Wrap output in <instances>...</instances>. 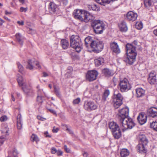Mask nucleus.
<instances>
[{
  "instance_id": "bf43d9fd",
  "label": "nucleus",
  "mask_w": 157,
  "mask_h": 157,
  "mask_svg": "<svg viewBox=\"0 0 157 157\" xmlns=\"http://www.w3.org/2000/svg\"><path fill=\"white\" fill-rule=\"evenodd\" d=\"M63 3L64 5H66L68 3L67 0H62Z\"/></svg>"
},
{
  "instance_id": "603ef678",
  "label": "nucleus",
  "mask_w": 157,
  "mask_h": 157,
  "mask_svg": "<svg viewBox=\"0 0 157 157\" xmlns=\"http://www.w3.org/2000/svg\"><path fill=\"white\" fill-rule=\"evenodd\" d=\"M56 149L54 147H52L51 149V152L52 154H54L57 152Z\"/></svg>"
},
{
  "instance_id": "2f4dec72",
  "label": "nucleus",
  "mask_w": 157,
  "mask_h": 157,
  "mask_svg": "<svg viewBox=\"0 0 157 157\" xmlns=\"http://www.w3.org/2000/svg\"><path fill=\"white\" fill-rule=\"evenodd\" d=\"M139 138L140 141L143 143L142 144L146 145L148 143L147 139L146 138L144 135H142L139 136Z\"/></svg>"
},
{
  "instance_id": "a19ab883",
  "label": "nucleus",
  "mask_w": 157,
  "mask_h": 157,
  "mask_svg": "<svg viewBox=\"0 0 157 157\" xmlns=\"http://www.w3.org/2000/svg\"><path fill=\"white\" fill-rule=\"evenodd\" d=\"M39 92V91H38V95L37 98V101L39 103H41L43 102V98L42 95H40V94Z\"/></svg>"
},
{
  "instance_id": "79ce46f5",
  "label": "nucleus",
  "mask_w": 157,
  "mask_h": 157,
  "mask_svg": "<svg viewBox=\"0 0 157 157\" xmlns=\"http://www.w3.org/2000/svg\"><path fill=\"white\" fill-rule=\"evenodd\" d=\"M31 140L33 142L35 141L36 143L39 141V139L37 136L35 134H33L31 137Z\"/></svg>"
},
{
  "instance_id": "69168bd1",
  "label": "nucleus",
  "mask_w": 157,
  "mask_h": 157,
  "mask_svg": "<svg viewBox=\"0 0 157 157\" xmlns=\"http://www.w3.org/2000/svg\"><path fill=\"white\" fill-rule=\"evenodd\" d=\"M66 127H67V125H66ZM66 130L68 131V132L70 134L72 133V131L70 129L68 128L67 127Z\"/></svg>"
},
{
  "instance_id": "ea45409f",
  "label": "nucleus",
  "mask_w": 157,
  "mask_h": 157,
  "mask_svg": "<svg viewBox=\"0 0 157 157\" xmlns=\"http://www.w3.org/2000/svg\"><path fill=\"white\" fill-rule=\"evenodd\" d=\"M150 126L151 127L153 128L154 130L157 131V120L151 123Z\"/></svg>"
},
{
  "instance_id": "c03bdc74",
  "label": "nucleus",
  "mask_w": 157,
  "mask_h": 157,
  "mask_svg": "<svg viewBox=\"0 0 157 157\" xmlns=\"http://www.w3.org/2000/svg\"><path fill=\"white\" fill-rule=\"evenodd\" d=\"M136 27L138 29H141L143 27V24L141 22H138L136 23Z\"/></svg>"
},
{
  "instance_id": "39448f33",
  "label": "nucleus",
  "mask_w": 157,
  "mask_h": 157,
  "mask_svg": "<svg viewBox=\"0 0 157 157\" xmlns=\"http://www.w3.org/2000/svg\"><path fill=\"white\" fill-rule=\"evenodd\" d=\"M93 51L96 53L101 52L103 48V44L102 41L94 40L91 45Z\"/></svg>"
},
{
  "instance_id": "9d476101",
  "label": "nucleus",
  "mask_w": 157,
  "mask_h": 157,
  "mask_svg": "<svg viewBox=\"0 0 157 157\" xmlns=\"http://www.w3.org/2000/svg\"><path fill=\"white\" fill-rule=\"evenodd\" d=\"M84 10H75L73 13V15L75 17L82 21V19Z\"/></svg>"
},
{
  "instance_id": "8fccbe9b",
  "label": "nucleus",
  "mask_w": 157,
  "mask_h": 157,
  "mask_svg": "<svg viewBox=\"0 0 157 157\" xmlns=\"http://www.w3.org/2000/svg\"><path fill=\"white\" fill-rule=\"evenodd\" d=\"M6 140L5 138L3 136H2L0 138V145H2L4 141Z\"/></svg>"
},
{
  "instance_id": "f8f14e48",
  "label": "nucleus",
  "mask_w": 157,
  "mask_h": 157,
  "mask_svg": "<svg viewBox=\"0 0 157 157\" xmlns=\"http://www.w3.org/2000/svg\"><path fill=\"white\" fill-rule=\"evenodd\" d=\"M28 64L26 68L30 70L33 69V65L35 64L37 67L38 68H40V66L39 64V62L36 61H33L31 60H29L28 62Z\"/></svg>"
},
{
  "instance_id": "a18cd8bd",
  "label": "nucleus",
  "mask_w": 157,
  "mask_h": 157,
  "mask_svg": "<svg viewBox=\"0 0 157 157\" xmlns=\"http://www.w3.org/2000/svg\"><path fill=\"white\" fill-rule=\"evenodd\" d=\"M17 65L18 69V71L19 72L22 73L24 70L23 66L19 63H17Z\"/></svg>"
},
{
  "instance_id": "6e6d98bb",
  "label": "nucleus",
  "mask_w": 157,
  "mask_h": 157,
  "mask_svg": "<svg viewBox=\"0 0 157 157\" xmlns=\"http://www.w3.org/2000/svg\"><path fill=\"white\" fill-rule=\"evenodd\" d=\"M44 134L45 136L46 137H51V136L49 135L48 134V132L47 131L45 132L44 133Z\"/></svg>"
},
{
  "instance_id": "a878e982",
  "label": "nucleus",
  "mask_w": 157,
  "mask_h": 157,
  "mask_svg": "<svg viewBox=\"0 0 157 157\" xmlns=\"http://www.w3.org/2000/svg\"><path fill=\"white\" fill-rule=\"evenodd\" d=\"M120 30L123 32H126L128 29V28L125 22H122L119 25Z\"/></svg>"
},
{
  "instance_id": "473e14b6",
  "label": "nucleus",
  "mask_w": 157,
  "mask_h": 157,
  "mask_svg": "<svg viewBox=\"0 0 157 157\" xmlns=\"http://www.w3.org/2000/svg\"><path fill=\"white\" fill-rule=\"evenodd\" d=\"M88 7L89 10L94 11H98L99 9V8L95 4L89 5Z\"/></svg>"
},
{
  "instance_id": "9b49d317",
  "label": "nucleus",
  "mask_w": 157,
  "mask_h": 157,
  "mask_svg": "<svg viewBox=\"0 0 157 157\" xmlns=\"http://www.w3.org/2000/svg\"><path fill=\"white\" fill-rule=\"evenodd\" d=\"M147 114L150 117L153 118L157 117V108L151 107L147 110Z\"/></svg>"
},
{
  "instance_id": "13d9d810",
  "label": "nucleus",
  "mask_w": 157,
  "mask_h": 157,
  "mask_svg": "<svg viewBox=\"0 0 157 157\" xmlns=\"http://www.w3.org/2000/svg\"><path fill=\"white\" fill-rule=\"evenodd\" d=\"M59 130V129L58 128H55V127H54L52 130V132L54 133H56Z\"/></svg>"
},
{
  "instance_id": "7ed1b4c3",
  "label": "nucleus",
  "mask_w": 157,
  "mask_h": 157,
  "mask_svg": "<svg viewBox=\"0 0 157 157\" xmlns=\"http://www.w3.org/2000/svg\"><path fill=\"white\" fill-rule=\"evenodd\" d=\"M70 46L78 52L82 49V43L78 35H72L70 37Z\"/></svg>"
},
{
  "instance_id": "aec40b11",
  "label": "nucleus",
  "mask_w": 157,
  "mask_h": 157,
  "mask_svg": "<svg viewBox=\"0 0 157 157\" xmlns=\"http://www.w3.org/2000/svg\"><path fill=\"white\" fill-rule=\"evenodd\" d=\"M136 96L138 98L142 97L145 94V91L142 88H137L136 89Z\"/></svg>"
},
{
  "instance_id": "393cba45",
  "label": "nucleus",
  "mask_w": 157,
  "mask_h": 157,
  "mask_svg": "<svg viewBox=\"0 0 157 157\" xmlns=\"http://www.w3.org/2000/svg\"><path fill=\"white\" fill-rule=\"evenodd\" d=\"M112 133L114 137L116 139H119L121 136V132L120 129H117Z\"/></svg>"
},
{
  "instance_id": "4c0bfd02",
  "label": "nucleus",
  "mask_w": 157,
  "mask_h": 157,
  "mask_svg": "<svg viewBox=\"0 0 157 157\" xmlns=\"http://www.w3.org/2000/svg\"><path fill=\"white\" fill-rule=\"evenodd\" d=\"M114 102L113 105L116 109L118 108L122 104V101H113Z\"/></svg>"
},
{
  "instance_id": "7c9ffc66",
  "label": "nucleus",
  "mask_w": 157,
  "mask_h": 157,
  "mask_svg": "<svg viewBox=\"0 0 157 157\" xmlns=\"http://www.w3.org/2000/svg\"><path fill=\"white\" fill-rule=\"evenodd\" d=\"M17 81L19 85L20 86H23L24 85L26 84L25 79H24L21 76H18Z\"/></svg>"
},
{
  "instance_id": "f704fd0d",
  "label": "nucleus",
  "mask_w": 157,
  "mask_h": 157,
  "mask_svg": "<svg viewBox=\"0 0 157 157\" xmlns=\"http://www.w3.org/2000/svg\"><path fill=\"white\" fill-rule=\"evenodd\" d=\"M153 0H144V4L147 8H149L152 5Z\"/></svg>"
},
{
  "instance_id": "5fc2aeb1",
  "label": "nucleus",
  "mask_w": 157,
  "mask_h": 157,
  "mask_svg": "<svg viewBox=\"0 0 157 157\" xmlns=\"http://www.w3.org/2000/svg\"><path fill=\"white\" fill-rule=\"evenodd\" d=\"M64 148L67 152L69 153L70 152V150L67 148L66 145H64Z\"/></svg>"
},
{
  "instance_id": "20e7f679",
  "label": "nucleus",
  "mask_w": 157,
  "mask_h": 157,
  "mask_svg": "<svg viewBox=\"0 0 157 157\" xmlns=\"http://www.w3.org/2000/svg\"><path fill=\"white\" fill-rule=\"evenodd\" d=\"M119 88L121 92H124L130 90L131 86L128 79L124 78L120 81L119 84Z\"/></svg>"
},
{
  "instance_id": "c85d7f7f",
  "label": "nucleus",
  "mask_w": 157,
  "mask_h": 157,
  "mask_svg": "<svg viewBox=\"0 0 157 157\" xmlns=\"http://www.w3.org/2000/svg\"><path fill=\"white\" fill-rule=\"evenodd\" d=\"M21 115L19 114L17 117V127L19 129H20L22 128V124L21 119Z\"/></svg>"
},
{
  "instance_id": "bb28decb",
  "label": "nucleus",
  "mask_w": 157,
  "mask_h": 157,
  "mask_svg": "<svg viewBox=\"0 0 157 157\" xmlns=\"http://www.w3.org/2000/svg\"><path fill=\"white\" fill-rule=\"evenodd\" d=\"M129 151L127 149H122L120 151L121 157H127L129 155Z\"/></svg>"
},
{
  "instance_id": "dca6fc26",
  "label": "nucleus",
  "mask_w": 157,
  "mask_h": 157,
  "mask_svg": "<svg viewBox=\"0 0 157 157\" xmlns=\"http://www.w3.org/2000/svg\"><path fill=\"white\" fill-rule=\"evenodd\" d=\"M156 73L154 72H151L148 78L149 83L151 84H153L156 82Z\"/></svg>"
},
{
  "instance_id": "1a4fd4ad",
  "label": "nucleus",
  "mask_w": 157,
  "mask_h": 157,
  "mask_svg": "<svg viewBox=\"0 0 157 157\" xmlns=\"http://www.w3.org/2000/svg\"><path fill=\"white\" fill-rule=\"evenodd\" d=\"M94 19V17L93 15L87 11L84 10L82 19V21L87 22L93 20Z\"/></svg>"
},
{
  "instance_id": "774afa93",
  "label": "nucleus",
  "mask_w": 157,
  "mask_h": 157,
  "mask_svg": "<svg viewBox=\"0 0 157 157\" xmlns=\"http://www.w3.org/2000/svg\"><path fill=\"white\" fill-rule=\"evenodd\" d=\"M153 33L155 36H157V29L154 30Z\"/></svg>"
},
{
  "instance_id": "09e8293b",
  "label": "nucleus",
  "mask_w": 157,
  "mask_h": 157,
  "mask_svg": "<svg viewBox=\"0 0 157 157\" xmlns=\"http://www.w3.org/2000/svg\"><path fill=\"white\" fill-rule=\"evenodd\" d=\"M80 99L79 98H78L73 100V103L74 104H78L79 102H80Z\"/></svg>"
},
{
  "instance_id": "052dcab7",
  "label": "nucleus",
  "mask_w": 157,
  "mask_h": 157,
  "mask_svg": "<svg viewBox=\"0 0 157 157\" xmlns=\"http://www.w3.org/2000/svg\"><path fill=\"white\" fill-rule=\"evenodd\" d=\"M38 87H39L38 86H37V88L38 89ZM38 91L40 92H40V95H41L43 93L42 90H41L40 89H38V90L37 91V92H38L37 94H38Z\"/></svg>"
},
{
  "instance_id": "ddd939ff",
  "label": "nucleus",
  "mask_w": 157,
  "mask_h": 157,
  "mask_svg": "<svg viewBox=\"0 0 157 157\" xmlns=\"http://www.w3.org/2000/svg\"><path fill=\"white\" fill-rule=\"evenodd\" d=\"M147 118V115L144 113H141L139 114L137 119L140 124L142 125L146 122Z\"/></svg>"
},
{
  "instance_id": "72a5a7b5",
  "label": "nucleus",
  "mask_w": 157,
  "mask_h": 157,
  "mask_svg": "<svg viewBox=\"0 0 157 157\" xmlns=\"http://www.w3.org/2000/svg\"><path fill=\"white\" fill-rule=\"evenodd\" d=\"M94 41L93 40L92 38L90 36L87 37L85 39V44L87 45L90 44V46L92 42Z\"/></svg>"
},
{
  "instance_id": "4d7b16f0",
  "label": "nucleus",
  "mask_w": 157,
  "mask_h": 157,
  "mask_svg": "<svg viewBox=\"0 0 157 157\" xmlns=\"http://www.w3.org/2000/svg\"><path fill=\"white\" fill-rule=\"evenodd\" d=\"M35 31L34 30H33L31 29H29V30L28 31V33L29 34H32L34 33Z\"/></svg>"
},
{
  "instance_id": "5701e85b",
  "label": "nucleus",
  "mask_w": 157,
  "mask_h": 157,
  "mask_svg": "<svg viewBox=\"0 0 157 157\" xmlns=\"http://www.w3.org/2000/svg\"><path fill=\"white\" fill-rule=\"evenodd\" d=\"M144 144H139L137 146V150L139 152L146 153L147 151L145 149Z\"/></svg>"
},
{
  "instance_id": "4be33fe9",
  "label": "nucleus",
  "mask_w": 157,
  "mask_h": 157,
  "mask_svg": "<svg viewBox=\"0 0 157 157\" xmlns=\"http://www.w3.org/2000/svg\"><path fill=\"white\" fill-rule=\"evenodd\" d=\"M105 25L104 23L99 20H95L92 23V26L93 28L98 26V27Z\"/></svg>"
},
{
  "instance_id": "e433bc0d",
  "label": "nucleus",
  "mask_w": 157,
  "mask_h": 157,
  "mask_svg": "<svg viewBox=\"0 0 157 157\" xmlns=\"http://www.w3.org/2000/svg\"><path fill=\"white\" fill-rule=\"evenodd\" d=\"M16 37L19 44L21 45H22L23 41L21 38V34L19 33H17L16 34Z\"/></svg>"
},
{
  "instance_id": "6e6552de",
  "label": "nucleus",
  "mask_w": 157,
  "mask_h": 157,
  "mask_svg": "<svg viewBox=\"0 0 157 157\" xmlns=\"http://www.w3.org/2000/svg\"><path fill=\"white\" fill-rule=\"evenodd\" d=\"M22 89L24 93L27 95L32 96L34 93L32 87L29 85L25 84L23 86Z\"/></svg>"
},
{
  "instance_id": "f3484780",
  "label": "nucleus",
  "mask_w": 157,
  "mask_h": 157,
  "mask_svg": "<svg viewBox=\"0 0 157 157\" xmlns=\"http://www.w3.org/2000/svg\"><path fill=\"white\" fill-rule=\"evenodd\" d=\"M110 48L112 51L116 54H119L121 52V50L117 44L113 42L110 44Z\"/></svg>"
},
{
  "instance_id": "338daca9",
  "label": "nucleus",
  "mask_w": 157,
  "mask_h": 157,
  "mask_svg": "<svg viewBox=\"0 0 157 157\" xmlns=\"http://www.w3.org/2000/svg\"><path fill=\"white\" fill-rule=\"evenodd\" d=\"M88 153L86 152H84L83 154V156L84 157H87L88 155Z\"/></svg>"
},
{
  "instance_id": "c9c22d12",
  "label": "nucleus",
  "mask_w": 157,
  "mask_h": 157,
  "mask_svg": "<svg viewBox=\"0 0 157 157\" xmlns=\"http://www.w3.org/2000/svg\"><path fill=\"white\" fill-rule=\"evenodd\" d=\"M17 154L18 152L17 149H14L12 152L9 153V155L7 157H16Z\"/></svg>"
},
{
  "instance_id": "c756f323",
  "label": "nucleus",
  "mask_w": 157,
  "mask_h": 157,
  "mask_svg": "<svg viewBox=\"0 0 157 157\" xmlns=\"http://www.w3.org/2000/svg\"><path fill=\"white\" fill-rule=\"evenodd\" d=\"M102 72L106 76H112L113 75V72L108 69H104Z\"/></svg>"
},
{
  "instance_id": "de8ad7c7",
  "label": "nucleus",
  "mask_w": 157,
  "mask_h": 157,
  "mask_svg": "<svg viewBox=\"0 0 157 157\" xmlns=\"http://www.w3.org/2000/svg\"><path fill=\"white\" fill-rule=\"evenodd\" d=\"M54 89L55 92L57 96L59 95V89L58 87H56V86H54Z\"/></svg>"
},
{
  "instance_id": "412c9836",
  "label": "nucleus",
  "mask_w": 157,
  "mask_h": 157,
  "mask_svg": "<svg viewBox=\"0 0 157 157\" xmlns=\"http://www.w3.org/2000/svg\"><path fill=\"white\" fill-rule=\"evenodd\" d=\"M105 25L98 27V26L93 28L94 31L97 34H101L102 33L104 29Z\"/></svg>"
},
{
  "instance_id": "cd10ccee",
  "label": "nucleus",
  "mask_w": 157,
  "mask_h": 157,
  "mask_svg": "<svg viewBox=\"0 0 157 157\" xmlns=\"http://www.w3.org/2000/svg\"><path fill=\"white\" fill-rule=\"evenodd\" d=\"M61 44L63 49L67 48L69 46V43L68 41L65 39H63L61 40Z\"/></svg>"
},
{
  "instance_id": "f03ea898",
  "label": "nucleus",
  "mask_w": 157,
  "mask_h": 157,
  "mask_svg": "<svg viewBox=\"0 0 157 157\" xmlns=\"http://www.w3.org/2000/svg\"><path fill=\"white\" fill-rule=\"evenodd\" d=\"M136 47L131 44L128 43L126 45L127 58L124 60L129 64H132L136 60L137 53Z\"/></svg>"
},
{
  "instance_id": "b1692460",
  "label": "nucleus",
  "mask_w": 157,
  "mask_h": 157,
  "mask_svg": "<svg viewBox=\"0 0 157 157\" xmlns=\"http://www.w3.org/2000/svg\"><path fill=\"white\" fill-rule=\"evenodd\" d=\"M104 59L102 57H99L94 59V63L96 66L102 65L104 63Z\"/></svg>"
},
{
  "instance_id": "2eb2a0df",
  "label": "nucleus",
  "mask_w": 157,
  "mask_h": 157,
  "mask_svg": "<svg viewBox=\"0 0 157 157\" xmlns=\"http://www.w3.org/2000/svg\"><path fill=\"white\" fill-rule=\"evenodd\" d=\"M58 10V6L56 4L53 2L50 3L48 7V10L50 13L53 14L55 13Z\"/></svg>"
},
{
  "instance_id": "6ab92c4d",
  "label": "nucleus",
  "mask_w": 157,
  "mask_h": 157,
  "mask_svg": "<svg viewBox=\"0 0 157 157\" xmlns=\"http://www.w3.org/2000/svg\"><path fill=\"white\" fill-rule=\"evenodd\" d=\"M109 126L112 132L120 129L118 125L114 122H110L109 124Z\"/></svg>"
},
{
  "instance_id": "423d86ee",
  "label": "nucleus",
  "mask_w": 157,
  "mask_h": 157,
  "mask_svg": "<svg viewBox=\"0 0 157 157\" xmlns=\"http://www.w3.org/2000/svg\"><path fill=\"white\" fill-rule=\"evenodd\" d=\"M98 75L97 71L95 70L88 71L86 75V79L90 82L93 81L96 79Z\"/></svg>"
},
{
  "instance_id": "0eeeda50",
  "label": "nucleus",
  "mask_w": 157,
  "mask_h": 157,
  "mask_svg": "<svg viewBox=\"0 0 157 157\" xmlns=\"http://www.w3.org/2000/svg\"><path fill=\"white\" fill-rule=\"evenodd\" d=\"M98 105L92 101H86L85 102L84 107L87 110H95L97 108Z\"/></svg>"
},
{
  "instance_id": "49530a36",
  "label": "nucleus",
  "mask_w": 157,
  "mask_h": 157,
  "mask_svg": "<svg viewBox=\"0 0 157 157\" xmlns=\"http://www.w3.org/2000/svg\"><path fill=\"white\" fill-rule=\"evenodd\" d=\"M8 120V117L6 115L2 116L0 118V121L1 122L6 121Z\"/></svg>"
},
{
  "instance_id": "58836bf2",
  "label": "nucleus",
  "mask_w": 157,
  "mask_h": 157,
  "mask_svg": "<svg viewBox=\"0 0 157 157\" xmlns=\"http://www.w3.org/2000/svg\"><path fill=\"white\" fill-rule=\"evenodd\" d=\"M109 94V90H105L102 96V100L104 101H105L106 100V98L108 97V95Z\"/></svg>"
},
{
  "instance_id": "f257e3e1",
  "label": "nucleus",
  "mask_w": 157,
  "mask_h": 157,
  "mask_svg": "<svg viewBox=\"0 0 157 157\" xmlns=\"http://www.w3.org/2000/svg\"><path fill=\"white\" fill-rule=\"evenodd\" d=\"M129 109L127 107L123 108L119 111L117 115L118 119L121 122V127L124 131L128 128L131 129L135 124L132 119L128 116Z\"/></svg>"
},
{
  "instance_id": "4468645a",
  "label": "nucleus",
  "mask_w": 157,
  "mask_h": 157,
  "mask_svg": "<svg viewBox=\"0 0 157 157\" xmlns=\"http://www.w3.org/2000/svg\"><path fill=\"white\" fill-rule=\"evenodd\" d=\"M138 17L136 13L133 11L128 12L127 14L126 18L129 21H134Z\"/></svg>"
},
{
  "instance_id": "864d4df0",
  "label": "nucleus",
  "mask_w": 157,
  "mask_h": 157,
  "mask_svg": "<svg viewBox=\"0 0 157 157\" xmlns=\"http://www.w3.org/2000/svg\"><path fill=\"white\" fill-rule=\"evenodd\" d=\"M48 110L52 113L56 115V116L57 115L56 113V111L52 109H48Z\"/></svg>"
},
{
  "instance_id": "37998d69",
  "label": "nucleus",
  "mask_w": 157,
  "mask_h": 157,
  "mask_svg": "<svg viewBox=\"0 0 157 157\" xmlns=\"http://www.w3.org/2000/svg\"><path fill=\"white\" fill-rule=\"evenodd\" d=\"M95 1L99 4L105 5L106 4H108V1L107 0H95Z\"/></svg>"
},
{
  "instance_id": "0e129e2a",
  "label": "nucleus",
  "mask_w": 157,
  "mask_h": 157,
  "mask_svg": "<svg viewBox=\"0 0 157 157\" xmlns=\"http://www.w3.org/2000/svg\"><path fill=\"white\" fill-rule=\"evenodd\" d=\"M17 23L19 24L20 25H23L24 24V22L23 21H18L17 22Z\"/></svg>"
},
{
  "instance_id": "a211bd4d",
  "label": "nucleus",
  "mask_w": 157,
  "mask_h": 157,
  "mask_svg": "<svg viewBox=\"0 0 157 157\" xmlns=\"http://www.w3.org/2000/svg\"><path fill=\"white\" fill-rule=\"evenodd\" d=\"M123 98L121 94L117 91H115L114 93L113 101H122Z\"/></svg>"
},
{
  "instance_id": "3c124183",
  "label": "nucleus",
  "mask_w": 157,
  "mask_h": 157,
  "mask_svg": "<svg viewBox=\"0 0 157 157\" xmlns=\"http://www.w3.org/2000/svg\"><path fill=\"white\" fill-rule=\"evenodd\" d=\"M28 10V8H24L23 7H21L20 9V11L21 12H26Z\"/></svg>"
},
{
  "instance_id": "680f3d73",
  "label": "nucleus",
  "mask_w": 157,
  "mask_h": 157,
  "mask_svg": "<svg viewBox=\"0 0 157 157\" xmlns=\"http://www.w3.org/2000/svg\"><path fill=\"white\" fill-rule=\"evenodd\" d=\"M117 81V79L114 77L113 79V82L114 85L115 86L116 85V82Z\"/></svg>"
},
{
  "instance_id": "e2e57ef3",
  "label": "nucleus",
  "mask_w": 157,
  "mask_h": 157,
  "mask_svg": "<svg viewBox=\"0 0 157 157\" xmlns=\"http://www.w3.org/2000/svg\"><path fill=\"white\" fill-rule=\"evenodd\" d=\"M57 155L59 156L62 155L63 154V152H62V151L60 150L58 151H57Z\"/></svg>"
}]
</instances>
